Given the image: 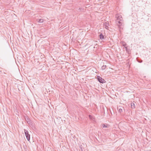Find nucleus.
Here are the masks:
<instances>
[{
	"label": "nucleus",
	"mask_w": 151,
	"mask_h": 151,
	"mask_svg": "<svg viewBox=\"0 0 151 151\" xmlns=\"http://www.w3.org/2000/svg\"><path fill=\"white\" fill-rule=\"evenodd\" d=\"M124 48H125V50H126V51L128 52H129V50L128 48V47H124Z\"/></svg>",
	"instance_id": "obj_10"
},
{
	"label": "nucleus",
	"mask_w": 151,
	"mask_h": 151,
	"mask_svg": "<svg viewBox=\"0 0 151 151\" xmlns=\"http://www.w3.org/2000/svg\"><path fill=\"white\" fill-rule=\"evenodd\" d=\"M100 38L102 40L104 38V36L102 33H101L99 35Z\"/></svg>",
	"instance_id": "obj_8"
},
{
	"label": "nucleus",
	"mask_w": 151,
	"mask_h": 151,
	"mask_svg": "<svg viewBox=\"0 0 151 151\" xmlns=\"http://www.w3.org/2000/svg\"><path fill=\"white\" fill-rule=\"evenodd\" d=\"M101 126L103 128H108L109 127V125L107 124H101Z\"/></svg>",
	"instance_id": "obj_5"
},
{
	"label": "nucleus",
	"mask_w": 151,
	"mask_h": 151,
	"mask_svg": "<svg viewBox=\"0 0 151 151\" xmlns=\"http://www.w3.org/2000/svg\"><path fill=\"white\" fill-rule=\"evenodd\" d=\"M131 106L132 108H134L135 107V105H134V103H132V104H131Z\"/></svg>",
	"instance_id": "obj_9"
},
{
	"label": "nucleus",
	"mask_w": 151,
	"mask_h": 151,
	"mask_svg": "<svg viewBox=\"0 0 151 151\" xmlns=\"http://www.w3.org/2000/svg\"><path fill=\"white\" fill-rule=\"evenodd\" d=\"M119 111L120 113H122V109H119Z\"/></svg>",
	"instance_id": "obj_12"
},
{
	"label": "nucleus",
	"mask_w": 151,
	"mask_h": 151,
	"mask_svg": "<svg viewBox=\"0 0 151 151\" xmlns=\"http://www.w3.org/2000/svg\"><path fill=\"white\" fill-rule=\"evenodd\" d=\"M105 27L106 29H107V27H108L107 26H106Z\"/></svg>",
	"instance_id": "obj_14"
},
{
	"label": "nucleus",
	"mask_w": 151,
	"mask_h": 151,
	"mask_svg": "<svg viewBox=\"0 0 151 151\" xmlns=\"http://www.w3.org/2000/svg\"><path fill=\"white\" fill-rule=\"evenodd\" d=\"M106 65H103V66H102L101 69H102V70H104L106 68Z\"/></svg>",
	"instance_id": "obj_11"
},
{
	"label": "nucleus",
	"mask_w": 151,
	"mask_h": 151,
	"mask_svg": "<svg viewBox=\"0 0 151 151\" xmlns=\"http://www.w3.org/2000/svg\"><path fill=\"white\" fill-rule=\"evenodd\" d=\"M37 21L39 23H42L44 22V20L43 19H37Z\"/></svg>",
	"instance_id": "obj_4"
},
{
	"label": "nucleus",
	"mask_w": 151,
	"mask_h": 151,
	"mask_svg": "<svg viewBox=\"0 0 151 151\" xmlns=\"http://www.w3.org/2000/svg\"><path fill=\"white\" fill-rule=\"evenodd\" d=\"M137 61H138V62L139 63H142V60H138L137 59Z\"/></svg>",
	"instance_id": "obj_13"
},
{
	"label": "nucleus",
	"mask_w": 151,
	"mask_h": 151,
	"mask_svg": "<svg viewBox=\"0 0 151 151\" xmlns=\"http://www.w3.org/2000/svg\"><path fill=\"white\" fill-rule=\"evenodd\" d=\"M89 119L92 120L94 121V118L91 115H89L88 116Z\"/></svg>",
	"instance_id": "obj_6"
},
{
	"label": "nucleus",
	"mask_w": 151,
	"mask_h": 151,
	"mask_svg": "<svg viewBox=\"0 0 151 151\" xmlns=\"http://www.w3.org/2000/svg\"><path fill=\"white\" fill-rule=\"evenodd\" d=\"M24 132L27 139L29 141L30 139V135L29 134L28 132L25 129H24Z\"/></svg>",
	"instance_id": "obj_2"
},
{
	"label": "nucleus",
	"mask_w": 151,
	"mask_h": 151,
	"mask_svg": "<svg viewBox=\"0 0 151 151\" xmlns=\"http://www.w3.org/2000/svg\"><path fill=\"white\" fill-rule=\"evenodd\" d=\"M98 80L99 82L101 83H104L105 82V81L101 77L98 76Z\"/></svg>",
	"instance_id": "obj_3"
},
{
	"label": "nucleus",
	"mask_w": 151,
	"mask_h": 151,
	"mask_svg": "<svg viewBox=\"0 0 151 151\" xmlns=\"http://www.w3.org/2000/svg\"><path fill=\"white\" fill-rule=\"evenodd\" d=\"M26 120L28 124H30L32 122L31 120L27 118Z\"/></svg>",
	"instance_id": "obj_7"
},
{
	"label": "nucleus",
	"mask_w": 151,
	"mask_h": 151,
	"mask_svg": "<svg viewBox=\"0 0 151 151\" xmlns=\"http://www.w3.org/2000/svg\"><path fill=\"white\" fill-rule=\"evenodd\" d=\"M115 17L116 18V22L118 27L119 30L121 32V30L123 29L124 25L123 18L122 16L119 14H117L115 15Z\"/></svg>",
	"instance_id": "obj_1"
}]
</instances>
